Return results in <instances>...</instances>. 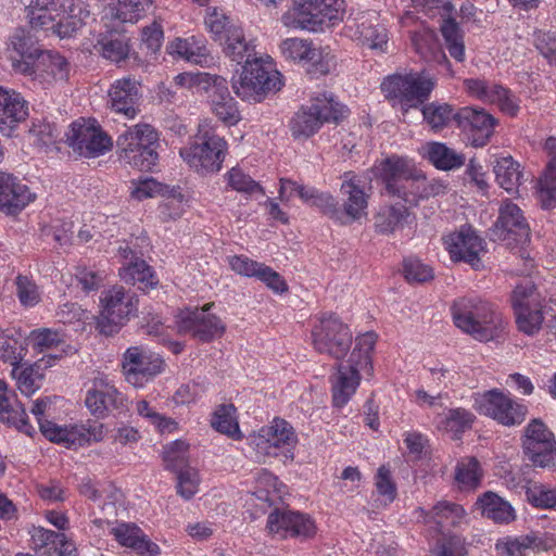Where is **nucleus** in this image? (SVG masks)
I'll return each instance as SVG.
<instances>
[{
	"instance_id": "1",
	"label": "nucleus",
	"mask_w": 556,
	"mask_h": 556,
	"mask_svg": "<svg viewBox=\"0 0 556 556\" xmlns=\"http://www.w3.org/2000/svg\"><path fill=\"white\" fill-rule=\"evenodd\" d=\"M451 313L458 329L481 342L497 338L505 328L502 314L480 299L460 298L452 304Z\"/></svg>"
},
{
	"instance_id": "2",
	"label": "nucleus",
	"mask_w": 556,
	"mask_h": 556,
	"mask_svg": "<svg viewBox=\"0 0 556 556\" xmlns=\"http://www.w3.org/2000/svg\"><path fill=\"white\" fill-rule=\"evenodd\" d=\"M281 86V74L268 55L245 62L240 75L232 79L235 93L249 102H261L268 93L279 91Z\"/></svg>"
},
{
	"instance_id": "3",
	"label": "nucleus",
	"mask_w": 556,
	"mask_h": 556,
	"mask_svg": "<svg viewBox=\"0 0 556 556\" xmlns=\"http://www.w3.org/2000/svg\"><path fill=\"white\" fill-rule=\"evenodd\" d=\"M378 170L387 194L402 199L409 205L417 204L426 178L408 160L392 155L380 163Z\"/></svg>"
},
{
	"instance_id": "4",
	"label": "nucleus",
	"mask_w": 556,
	"mask_h": 556,
	"mask_svg": "<svg viewBox=\"0 0 556 556\" xmlns=\"http://www.w3.org/2000/svg\"><path fill=\"white\" fill-rule=\"evenodd\" d=\"M159 134L149 124L140 123L126 129L117 138L119 159L140 170H150L157 162Z\"/></svg>"
},
{
	"instance_id": "5",
	"label": "nucleus",
	"mask_w": 556,
	"mask_h": 556,
	"mask_svg": "<svg viewBox=\"0 0 556 556\" xmlns=\"http://www.w3.org/2000/svg\"><path fill=\"white\" fill-rule=\"evenodd\" d=\"M138 296L122 286H114L100 296L97 330L104 336L117 333L138 312Z\"/></svg>"
},
{
	"instance_id": "6",
	"label": "nucleus",
	"mask_w": 556,
	"mask_h": 556,
	"mask_svg": "<svg viewBox=\"0 0 556 556\" xmlns=\"http://www.w3.org/2000/svg\"><path fill=\"white\" fill-rule=\"evenodd\" d=\"M227 152L226 140L200 126L189 146L179 150L182 160L201 175L219 172Z\"/></svg>"
},
{
	"instance_id": "7",
	"label": "nucleus",
	"mask_w": 556,
	"mask_h": 556,
	"mask_svg": "<svg viewBox=\"0 0 556 556\" xmlns=\"http://www.w3.org/2000/svg\"><path fill=\"white\" fill-rule=\"evenodd\" d=\"M337 3L338 0H292L281 23L290 29L317 31L324 24H333L340 18Z\"/></svg>"
},
{
	"instance_id": "8",
	"label": "nucleus",
	"mask_w": 556,
	"mask_h": 556,
	"mask_svg": "<svg viewBox=\"0 0 556 556\" xmlns=\"http://www.w3.org/2000/svg\"><path fill=\"white\" fill-rule=\"evenodd\" d=\"M522 451L527 459L540 468L556 466V440L541 419H532L523 430Z\"/></svg>"
},
{
	"instance_id": "9",
	"label": "nucleus",
	"mask_w": 556,
	"mask_h": 556,
	"mask_svg": "<svg viewBox=\"0 0 556 556\" xmlns=\"http://www.w3.org/2000/svg\"><path fill=\"white\" fill-rule=\"evenodd\" d=\"M312 341L317 352L339 361L350 351L353 337L350 328L338 317L331 315L320 318L314 326Z\"/></svg>"
},
{
	"instance_id": "10",
	"label": "nucleus",
	"mask_w": 556,
	"mask_h": 556,
	"mask_svg": "<svg viewBox=\"0 0 556 556\" xmlns=\"http://www.w3.org/2000/svg\"><path fill=\"white\" fill-rule=\"evenodd\" d=\"M122 366L126 380L136 388H142L163 372L165 362L160 354L137 345L125 351Z\"/></svg>"
},
{
	"instance_id": "11",
	"label": "nucleus",
	"mask_w": 556,
	"mask_h": 556,
	"mask_svg": "<svg viewBox=\"0 0 556 556\" xmlns=\"http://www.w3.org/2000/svg\"><path fill=\"white\" fill-rule=\"evenodd\" d=\"M214 303H208L201 308H186L180 311L176 316V325L179 333L190 334L201 342H210L216 338H220L226 327L214 314L208 309Z\"/></svg>"
},
{
	"instance_id": "12",
	"label": "nucleus",
	"mask_w": 556,
	"mask_h": 556,
	"mask_svg": "<svg viewBox=\"0 0 556 556\" xmlns=\"http://www.w3.org/2000/svg\"><path fill=\"white\" fill-rule=\"evenodd\" d=\"M476 407L481 414L506 427L520 425L528 414L525 405L513 401L497 389L478 394Z\"/></svg>"
},
{
	"instance_id": "13",
	"label": "nucleus",
	"mask_w": 556,
	"mask_h": 556,
	"mask_svg": "<svg viewBox=\"0 0 556 556\" xmlns=\"http://www.w3.org/2000/svg\"><path fill=\"white\" fill-rule=\"evenodd\" d=\"M344 115V109L332 99L317 100L308 108L299 111L291 121V131L295 138H308L324 122H338Z\"/></svg>"
},
{
	"instance_id": "14",
	"label": "nucleus",
	"mask_w": 556,
	"mask_h": 556,
	"mask_svg": "<svg viewBox=\"0 0 556 556\" xmlns=\"http://www.w3.org/2000/svg\"><path fill=\"white\" fill-rule=\"evenodd\" d=\"M13 68L25 75L35 74L36 78L48 85L66 81L71 72L70 63L63 55L46 50L35 62L13 60Z\"/></svg>"
},
{
	"instance_id": "15",
	"label": "nucleus",
	"mask_w": 556,
	"mask_h": 556,
	"mask_svg": "<svg viewBox=\"0 0 556 556\" xmlns=\"http://www.w3.org/2000/svg\"><path fill=\"white\" fill-rule=\"evenodd\" d=\"M266 529L279 539L298 538L308 540L315 536V521L306 514L292 510L275 509L267 517Z\"/></svg>"
},
{
	"instance_id": "16",
	"label": "nucleus",
	"mask_w": 556,
	"mask_h": 556,
	"mask_svg": "<svg viewBox=\"0 0 556 556\" xmlns=\"http://www.w3.org/2000/svg\"><path fill=\"white\" fill-rule=\"evenodd\" d=\"M67 144L80 156L98 157L112 147L111 138L92 123L74 122L66 134Z\"/></svg>"
},
{
	"instance_id": "17",
	"label": "nucleus",
	"mask_w": 556,
	"mask_h": 556,
	"mask_svg": "<svg viewBox=\"0 0 556 556\" xmlns=\"http://www.w3.org/2000/svg\"><path fill=\"white\" fill-rule=\"evenodd\" d=\"M298 442L293 428L283 419L275 418L252 437L256 451L267 456H278L282 450L291 453Z\"/></svg>"
},
{
	"instance_id": "18",
	"label": "nucleus",
	"mask_w": 556,
	"mask_h": 556,
	"mask_svg": "<svg viewBox=\"0 0 556 556\" xmlns=\"http://www.w3.org/2000/svg\"><path fill=\"white\" fill-rule=\"evenodd\" d=\"M491 241H514L526 243L531 240L530 228L521 210L506 201L500 207V215L490 232Z\"/></svg>"
},
{
	"instance_id": "19",
	"label": "nucleus",
	"mask_w": 556,
	"mask_h": 556,
	"mask_svg": "<svg viewBox=\"0 0 556 556\" xmlns=\"http://www.w3.org/2000/svg\"><path fill=\"white\" fill-rule=\"evenodd\" d=\"M365 180L352 172L342 176L340 192L343 197L341 224H350L367 215L369 194L365 191Z\"/></svg>"
},
{
	"instance_id": "20",
	"label": "nucleus",
	"mask_w": 556,
	"mask_h": 556,
	"mask_svg": "<svg viewBox=\"0 0 556 556\" xmlns=\"http://www.w3.org/2000/svg\"><path fill=\"white\" fill-rule=\"evenodd\" d=\"M455 122L466 136L467 142L476 148L489 142L495 125L492 115L468 106L456 112Z\"/></svg>"
},
{
	"instance_id": "21",
	"label": "nucleus",
	"mask_w": 556,
	"mask_h": 556,
	"mask_svg": "<svg viewBox=\"0 0 556 556\" xmlns=\"http://www.w3.org/2000/svg\"><path fill=\"white\" fill-rule=\"evenodd\" d=\"M279 51L287 61L311 64L307 72L312 76L325 75L329 72L328 62L323 59L321 52L309 40L302 38L285 39L279 46Z\"/></svg>"
},
{
	"instance_id": "22",
	"label": "nucleus",
	"mask_w": 556,
	"mask_h": 556,
	"mask_svg": "<svg viewBox=\"0 0 556 556\" xmlns=\"http://www.w3.org/2000/svg\"><path fill=\"white\" fill-rule=\"evenodd\" d=\"M350 36L362 46L383 51L388 43L387 29L379 24L375 12L362 13L346 22Z\"/></svg>"
},
{
	"instance_id": "23",
	"label": "nucleus",
	"mask_w": 556,
	"mask_h": 556,
	"mask_svg": "<svg viewBox=\"0 0 556 556\" xmlns=\"http://www.w3.org/2000/svg\"><path fill=\"white\" fill-rule=\"evenodd\" d=\"M464 86L468 93L485 103H495L500 110L509 115L516 116L519 112V102L511 92L501 85L489 84L483 79H466Z\"/></svg>"
},
{
	"instance_id": "24",
	"label": "nucleus",
	"mask_w": 556,
	"mask_h": 556,
	"mask_svg": "<svg viewBox=\"0 0 556 556\" xmlns=\"http://www.w3.org/2000/svg\"><path fill=\"white\" fill-rule=\"evenodd\" d=\"M362 371L366 372V368L352 364L349 358L337 365L336 372L330 377L332 403L336 407H343L354 395Z\"/></svg>"
},
{
	"instance_id": "25",
	"label": "nucleus",
	"mask_w": 556,
	"mask_h": 556,
	"mask_svg": "<svg viewBox=\"0 0 556 556\" xmlns=\"http://www.w3.org/2000/svg\"><path fill=\"white\" fill-rule=\"evenodd\" d=\"M87 408L96 416L125 407V399L117 389L104 378H96L85 400Z\"/></svg>"
},
{
	"instance_id": "26",
	"label": "nucleus",
	"mask_w": 556,
	"mask_h": 556,
	"mask_svg": "<svg viewBox=\"0 0 556 556\" xmlns=\"http://www.w3.org/2000/svg\"><path fill=\"white\" fill-rule=\"evenodd\" d=\"M28 116V103L13 89L0 86V132L11 136Z\"/></svg>"
},
{
	"instance_id": "27",
	"label": "nucleus",
	"mask_w": 556,
	"mask_h": 556,
	"mask_svg": "<svg viewBox=\"0 0 556 556\" xmlns=\"http://www.w3.org/2000/svg\"><path fill=\"white\" fill-rule=\"evenodd\" d=\"M109 98L112 110L134 118L139 111L140 83L131 77L117 79L110 88Z\"/></svg>"
},
{
	"instance_id": "28",
	"label": "nucleus",
	"mask_w": 556,
	"mask_h": 556,
	"mask_svg": "<svg viewBox=\"0 0 556 556\" xmlns=\"http://www.w3.org/2000/svg\"><path fill=\"white\" fill-rule=\"evenodd\" d=\"M416 514L425 525L439 532L448 527H457L466 519V510L462 505L445 500L439 501L430 510L418 507Z\"/></svg>"
},
{
	"instance_id": "29",
	"label": "nucleus",
	"mask_w": 556,
	"mask_h": 556,
	"mask_svg": "<svg viewBox=\"0 0 556 556\" xmlns=\"http://www.w3.org/2000/svg\"><path fill=\"white\" fill-rule=\"evenodd\" d=\"M210 99L214 114L227 125H236L240 121V113L235 99L230 96L227 81L217 76L205 91Z\"/></svg>"
},
{
	"instance_id": "30",
	"label": "nucleus",
	"mask_w": 556,
	"mask_h": 556,
	"mask_svg": "<svg viewBox=\"0 0 556 556\" xmlns=\"http://www.w3.org/2000/svg\"><path fill=\"white\" fill-rule=\"evenodd\" d=\"M60 8V15L51 33L61 39L70 38L83 27L89 11L83 0H63Z\"/></svg>"
},
{
	"instance_id": "31",
	"label": "nucleus",
	"mask_w": 556,
	"mask_h": 556,
	"mask_svg": "<svg viewBox=\"0 0 556 556\" xmlns=\"http://www.w3.org/2000/svg\"><path fill=\"white\" fill-rule=\"evenodd\" d=\"M31 201V193L26 185L21 184L10 174L0 173V211L14 215Z\"/></svg>"
},
{
	"instance_id": "32",
	"label": "nucleus",
	"mask_w": 556,
	"mask_h": 556,
	"mask_svg": "<svg viewBox=\"0 0 556 556\" xmlns=\"http://www.w3.org/2000/svg\"><path fill=\"white\" fill-rule=\"evenodd\" d=\"M0 421L13 426L26 434H31L34 430L27 421L25 407L3 380H0Z\"/></svg>"
},
{
	"instance_id": "33",
	"label": "nucleus",
	"mask_w": 556,
	"mask_h": 556,
	"mask_svg": "<svg viewBox=\"0 0 556 556\" xmlns=\"http://www.w3.org/2000/svg\"><path fill=\"white\" fill-rule=\"evenodd\" d=\"M111 534L123 546L135 549L141 556H156L160 547L152 542L135 523H118L111 529Z\"/></svg>"
},
{
	"instance_id": "34",
	"label": "nucleus",
	"mask_w": 556,
	"mask_h": 556,
	"mask_svg": "<svg viewBox=\"0 0 556 556\" xmlns=\"http://www.w3.org/2000/svg\"><path fill=\"white\" fill-rule=\"evenodd\" d=\"M33 540L38 556H77L75 544L62 532L37 528Z\"/></svg>"
},
{
	"instance_id": "35",
	"label": "nucleus",
	"mask_w": 556,
	"mask_h": 556,
	"mask_svg": "<svg viewBox=\"0 0 556 556\" xmlns=\"http://www.w3.org/2000/svg\"><path fill=\"white\" fill-rule=\"evenodd\" d=\"M548 163L539 180V198L544 208H551L556 203V138L548 137L544 143Z\"/></svg>"
},
{
	"instance_id": "36",
	"label": "nucleus",
	"mask_w": 556,
	"mask_h": 556,
	"mask_svg": "<svg viewBox=\"0 0 556 556\" xmlns=\"http://www.w3.org/2000/svg\"><path fill=\"white\" fill-rule=\"evenodd\" d=\"M218 43L222 46L224 54L237 64H245L257 56L254 45L247 40L240 26L230 28L228 35Z\"/></svg>"
},
{
	"instance_id": "37",
	"label": "nucleus",
	"mask_w": 556,
	"mask_h": 556,
	"mask_svg": "<svg viewBox=\"0 0 556 556\" xmlns=\"http://www.w3.org/2000/svg\"><path fill=\"white\" fill-rule=\"evenodd\" d=\"M59 0H31L27 7V17L34 29L51 31L60 15Z\"/></svg>"
},
{
	"instance_id": "38",
	"label": "nucleus",
	"mask_w": 556,
	"mask_h": 556,
	"mask_svg": "<svg viewBox=\"0 0 556 556\" xmlns=\"http://www.w3.org/2000/svg\"><path fill=\"white\" fill-rule=\"evenodd\" d=\"M477 508L482 516L498 523H508L515 519L511 505L494 492L488 491L478 497Z\"/></svg>"
},
{
	"instance_id": "39",
	"label": "nucleus",
	"mask_w": 556,
	"mask_h": 556,
	"mask_svg": "<svg viewBox=\"0 0 556 556\" xmlns=\"http://www.w3.org/2000/svg\"><path fill=\"white\" fill-rule=\"evenodd\" d=\"M119 277L126 283H140L139 288L144 292L155 289L159 285V279L156 278L153 269L146 261L140 258L129 261L128 264L123 266L119 269Z\"/></svg>"
},
{
	"instance_id": "40",
	"label": "nucleus",
	"mask_w": 556,
	"mask_h": 556,
	"mask_svg": "<svg viewBox=\"0 0 556 556\" xmlns=\"http://www.w3.org/2000/svg\"><path fill=\"white\" fill-rule=\"evenodd\" d=\"M409 216L405 205H384L374 216L375 231L381 235H391L402 229Z\"/></svg>"
},
{
	"instance_id": "41",
	"label": "nucleus",
	"mask_w": 556,
	"mask_h": 556,
	"mask_svg": "<svg viewBox=\"0 0 556 556\" xmlns=\"http://www.w3.org/2000/svg\"><path fill=\"white\" fill-rule=\"evenodd\" d=\"M170 54H175L188 62L203 65L213 60L208 50L194 36L189 38H176L168 47Z\"/></svg>"
},
{
	"instance_id": "42",
	"label": "nucleus",
	"mask_w": 556,
	"mask_h": 556,
	"mask_svg": "<svg viewBox=\"0 0 556 556\" xmlns=\"http://www.w3.org/2000/svg\"><path fill=\"white\" fill-rule=\"evenodd\" d=\"M494 173L496 181L504 190L510 194L518 192L523 181V173L520 169V164L514 161L511 156L497 160L494 165Z\"/></svg>"
},
{
	"instance_id": "43",
	"label": "nucleus",
	"mask_w": 556,
	"mask_h": 556,
	"mask_svg": "<svg viewBox=\"0 0 556 556\" xmlns=\"http://www.w3.org/2000/svg\"><path fill=\"white\" fill-rule=\"evenodd\" d=\"M9 47L18 56V59H16L11 55L12 62L13 60L35 62L43 51L39 47L38 41L31 35L30 30L21 27L16 28L10 36Z\"/></svg>"
},
{
	"instance_id": "44",
	"label": "nucleus",
	"mask_w": 556,
	"mask_h": 556,
	"mask_svg": "<svg viewBox=\"0 0 556 556\" xmlns=\"http://www.w3.org/2000/svg\"><path fill=\"white\" fill-rule=\"evenodd\" d=\"M26 348L23 343V334L15 329L0 332V359L13 367L23 363Z\"/></svg>"
},
{
	"instance_id": "45",
	"label": "nucleus",
	"mask_w": 556,
	"mask_h": 556,
	"mask_svg": "<svg viewBox=\"0 0 556 556\" xmlns=\"http://www.w3.org/2000/svg\"><path fill=\"white\" fill-rule=\"evenodd\" d=\"M435 86V80L431 76L424 74L407 75V90L405 93V102L412 106H417L428 100L431 91Z\"/></svg>"
},
{
	"instance_id": "46",
	"label": "nucleus",
	"mask_w": 556,
	"mask_h": 556,
	"mask_svg": "<svg viewBox=\"0 0 556 556\" xmlns=\"http://www.w3.org/2000/svg\"><path fill=\"white\" fill-rule=\"evenodd\" d=\"M481 477L480 464L475 457L463 458L456 465L454 479L459 490H475Z\"/></svg>"
},
{
	"instance_id": "47",
	"label": "nucleus",
	"mask_w": 556,
	"mask_h": 556,
	"mask_svg": "<svg viewBox=\"0 0 556 556\" xmlns=\"http://www.w3.org/2000/svg\"><path fill=\"white\" fill-rule=\"evenodd\" d=\"M440 30L450 55L457 62H463L465 60V43L458 24L452 18H446L441 24Z\"/></svg>"
},
{
	"instance_id": "48",
	"label": "nucleus",
	"mask_w": 556,
	"mask_h": 556,
	"mask_svg": "<svg viewBox=\"0 0 556 556\" xmlns=\"http://www.w3.org/2000/svg\"><path fill=\"white\" fill-rule=\"evenodd\" d=\"M377 336L374 332H366L356 338L355 348L352 350L349 359L352 364L366 368V374L372 375L371 352L375 348Z\"/></svg>"
},
{
	"instance_id": "49",
	"label": "nucleus",
	"mask_w": 556,
	"mask_h": 556,
	"mask_svg": "<svg viewBox=\"0 0 556 556\" xmlns=\"http://www.w3.org/2000/svg\"><path fill=\"white\" fill-rule=\"evenodd\" d=\"M24 365L21 363V365L14 366L11 375L16 380V386L21 393L29 396L39 389L38 381L41 379V375L38 371L41 368V364Z\"/></svg>"
},
{
	"instance_id": "50",
	"label": "nucleus",
	"mask_w": 556,
	"mask_h": 556,
	"mask_svg": "<svg viewBox=\"0 0 556 556\" xmlns=\"http://www.w3.org/2000/svg\"><path fill=\"white\" fill-rule=\"evenodd\" d=\"M428 157L440 169H452L464 164V156L440 142L428 144Z\"/></svg>"
},
{
	"instance_id": "51",
	"label": "nucleus",
	"mask_w": 556,
	"mask_h": 556,
	"mask_svg": "<svg viewBox=\"0 0 556 556\" xmlns=\"http://www.w3.org/2000/svg\"><path fill=\"white\" fill-rule=\"evenodd\" d=\"M421 111L424 119L434 131H439L446 127L452 119L455 121L456 113L454 112L453 106L447 103L432 102L424 105Z\"/></svg>"
},
{
	"instance_id": "52",
	"label": "nucleus",
	"mask_w": 556,
	"mask_h": 556,
	"mask_svg": "<svg viewBox=\"0 0 556 556\" xmlns=\"http://www.w3.org/2000/svg\"><path fill=\"white\" fill-rule=\"evenodd\" d=\"M235 413L236 408L232 404L219 406L211 420L212 427L232 439H240L241 433Z\"/></svg>"
},
{
	"instance_id": "53",
	"label": "nucleus",
	"mask_w": 556,
	"mask_h": 556,
	"mask_svg": "<svg viewBox=\"0 0 556 556\" xmlns=\"http://www.w3.org/2000/svg\"><path fill=\"white\" fill-rule=\"evenodd\" d=\"M516 315V323L518 329L526 334H534L538 332L543 324L544 316L542 313V305L534 304V306L514 308Z\"/></svg>"
},
{
	"instance_id": "54",
	"label": "nucleus",
	"mask_w": 556,
	"mask_h": 556,
	"mask_svg": "<svg viewBox=\"0 0 556 556\" xmlns=\"http://www.w3.org/2000/svg\"><path fill=\"white\" fill-rule=\"evenodd\" d=\"M189 444L182 440H176L164 446L163 460L165 468L174 472L189 467Z\"/></svg>"
},
{
	"instance_id": "55",
	"label": "nucleus",
	"mask_w": 556,
	"mask_h": 556,
	"mask_svg": "<svg viewBox=\"0 0 556 556\" xmlns=\"http://www.w3.org/2000/svg\"><path fill=\"white\" fill-rule=\"evenodd\" d=\"M29 341L33 349L38 353L56 350L59 348H61L62 353L65 352L63 349L65 345L63 336L60 332L53 331L49 328L33 330L29 334Z\"/></svg>"
},
{
	"instance_id": "56",
	"label": "nucleus",
	"mask_w": 556,
	"mask_h": 556,
	"mask_svg": "<svg viewBox=\"0 0 556 556\" xmlns=\"http://www.w3.org/2000/svg\"><path fill=\"white\" fill-rule=\"evenodd\" d=\"M484 253V245H448V254L453 262H465L475 270L483 268L481 256Z\"/></svg>"
},
{
	"instance_id": "57",
	"label": "nucleus",
	"mask_w": 556,
	"mask_h": 556,
	"mask_svg": "<svg viewBox=\"0 0 556 556\" xmlns=\"http://www.w3.org/2000/svg\"><path fill=\"white\" fill-rule=\"evenodd\" d=\"M99 46L102 55L116 63L124 61L130 51L128 39L123 35L105 37L99 41Z\"/></svg>"
},
{
	"instance_id": "58",
	"label": "nucleus",
	"mask_w": 556,
	"mask_h": 556,
	"mask_svg": "<svg viewBox=\"0 0 556 556\" xmlns=\"http://www.w3.org/2000/svg\"><path fill=\"white\" fill-rule=\"evenodd\" d=\"M473 420L475 415L472 413L458 407L448 410L444 419L441 420L440 428L458 434L471 428Z\"/></svg>"
},
{
	"instance_id": "59",
	"label": "nucleus",
	"mask_w": 556,
	"mask_h": 556,
	"mask_svg": "<svg viewBox=\"0 0 556 556\" xmlns=\"http://www.w3.org/2000/svg\"><path fill=\"white\" fill-rule=\"evenodd\" d=\"M413 41L417 52L425 60L444 64L446 67H450V62L444 51L437 46L432 34H427L420 38L414 37Z\"/></svg>"
},
{
	"instance_id": "60",
	"label": "nucleus",
	"mask_w": 556,
	"mask_h": 556,
	"mask_svg": "<svg viewBox=\"0 0 556 556\" xmlns=\"http://www.w3.org/2000/svg\"><path fill=\"white\" fill-rule=\"evenodd\" d=\"M152 0H118L115 17L123 23H135L150 8Z\"/></svg>"
},
{
	"instance_id": "61",
	"label": "nucleus",
	"mask_w": 556,
	"mask_h": 556,
	"mask_svg": "<svg viewBox=\"0 0 556 556\" xmlns=\"http://www.w3.org/2000/svg\"><path fill=\"white\" fill-rule=\"evenodd\" d=\"M279 184H280L279 198L282 201H289L290 198L293 195V193H296L298 197L303 202L312 205V203L318 192V190L316 188L301 185V184H299L294 180H291L289 178H280Z\"/></svg>"
},
{
	"instance_id": "62",
	"label": "nucleus",
	"mask_w": 556,
	"mask_h": 556,
	"mask_svg": "<svg viewBox=\"0 0 556 556\" xmlns=\"http://www.w3.org/2000/svg\"><path fill=\"white\" fill-rule=\"evenodd\" d=\"M228 186L232 190L249 195L255 193L264 194L263 188L240 168H231L227 174Z\"/></svg>"
},
{
	"instance_id": "63",
	"label": "nucleus",
	"mask_w": 556,
	"mask_h": 556,
	"mask_svg": "<svg viewBox=\"0 0 556 556\" xmlns=\"http://www.w3.org/2000/svg\"><path fill=\"white\" fill-rule=\"evenodd\" d=\"M403 274L409 282L424 283L434 278L432 268L415 257L404 258Z\"/></svg>"
},
{
	"instance_id": "64",
	"label": "nucleus",
	"mask_w": 556,
	"mask_h": 556,
	"mask_svg": "<svg viewBox=\"0 0 556 556\" xmlns=\"http://www.w3.org/2000/svg\"><path fill=\"white\" fill-rule=\"evenodd\" d=\"M205 25L213 35L215 41H219L228 35V30L230 28L238 27V25L231 23L229 17L217 8H213L208 11L205 18Z\"/></svg>"
}]
</instances>
